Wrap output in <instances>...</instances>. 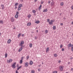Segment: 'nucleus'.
Segmentation results:
<instances>
[{
	"label": "nucleus",
	"instance_id": "obj_1",
	"mask_svg": "<svg viewBox=\"0 0 73 73\" xmlns=\"http://www.w3.org/2000/svg\"><path fill=\"white\" fill-rule=\"evenodd\" d=\"M24 44V42L23 41V40H22L21 42V43L19 44V46H23V45Z\"/></svg>",
	"mask_w": 73,
	"mask_h": 73
},
{
	"label": "nucleus",
	"instance_id": "obj_2",
	"mask_svg": "<svg viewBox=\"0 0 73 73\" xmlns=\"http://www.w3.org/2000/svg\"><path fill=\"white\" fill-rule=\"evenodd\" d=\"M16 62H15L12 65V66L13 68V69H15V68H16V66H15V65L16 64Z\"/></svg>",
	"mask_w": 73,
	"mask_h": 73
},
{
	"label": "nucleus",
	"instance_id": "obj_3",
	"mask_svg": "<svg viewBox=\"0 0 73 73\" xmlns=\"http://www.w3.org/2000/svg\"><path fill=\"white\" fill-rule=\"evenodd\" d=\"M29 65V63L28 62H26L25 63V66L27 67Z\"/></svg>",
	"mask_w": 73,
	"mask_h": 73
},
{
	"label": "nucleus",
	"instance_id": "obj_4",
	"mask_svg": "<svg viewBox=\"0 0 73 73\" xmlns=\"http://www.w3.org/2000/svg\"><path fill=\"white\" fill-rule=\"evenodd\" d=\"M59 69L60 70H61V71H62L63 70V69H64L63 67L61 66H60L59 67Z\"/></svg>",
	"mask_w": 73,
	"mask_h": 73
},
{
	"label": "nucleus",
	"instance_id": "obj_5",
	"mask_svg": "<svg viewBox=\"0 0 73 73\" xmlns=\"http://www.w3.org/2000/svg\"><path fill=\"white\" fill-rule=\"evenodd\" d=\"M7 62L8 63H10V62H12V59H10L9 60H7Z\"/></svg>",
	"mask_w": 73,
	"mask_h": 73
},
{
	"label": "nucleus",
	"instance_id": "obj_6",
	"mask_svg": "<svg viewBox=\"0 0 73 73\" xmlns=\"http://www.w3.org/2000/svg\"><path fill=\"white\" fill-rule=\"evenodd\" d=\"M11 19L12 22H14V21H15V19L13 17H11Z\"/></svg>",
	"mask_w": 73,
	"mask_h": 73
},
{
	"label": "nucleus",
	"instance_id": "obj_7",
	"mask_svg": "<svg viewBox=\"0 0 73 73\" xmlns=\"http://www.w3.org/2000/svg\"><path fill=\"white\" fill-rule=\"evenodd\" d=\"M50 22H49V24H50V25H52V24H53V22H54V21L53 20H51L50 21Z\"/></svg>",
	"mask_w": 73,
	"mask_h": 73
},
{
	"label": "nucleus",
	"instance_id": "obj_8",
	"mask_svg": "<svg viewBox=\"0 0 73 73\" xmlns=\"http://www.w3.org/2000/svg\"><path fill=\"white\" fill-rule=\"evenodd\" d=\"M21 47L18 50L19 52H21V50H23V46H21Z\"/></svg>",
	"mask_w": 73,
	"mask_h": 73
},
{
	"label": "nucleus",
	"instance_id": "obj_9",
	"mask_svg": "<svg viewBox=\"0 0 73 73\" xmlns=\"http://www.w3.org/2000/svg\"><path fill=\"white\" fill-rule=\"evenodd\" d=\"M11 41V39H9L7 41V44H10Z\"/></svg>",
	"mask_w": 73,
	"mask_h": 73
},
{
	"label": "nucleus",
	"instance_id": "obj_10",
	"mask_svg": "<svg viewBox=\"0 0 73 73\" xmlns=\"http://www.w3.org/2000/svg\"><path fill=\"white\" fill-rule=\"evenodd\" d=\"M71 46H72V44H71V43L69 44H68V48L69 47H71Z\"/></svg>",
	"mask_w": 73,
	"mask_h": 73
},
{
	"label": "nucleus",
	"instance_id": "obj_11",
	"mask_svg": "<svg viewBox=\"0 0 73 73\" xmlns=\"http://www.w3.org/2000/svg\"><path fill=\"white\" fill-rule=\"evenodd\" d=\"M49 50V47H47L46 49V53H48V51Z\"/></svg>",
	"mask_w": 73,
	"mask_h": 73
},
{
	"label": "nucleus",
	"instance_id": "obj_12",
	"mask_svg": "<svg viewBox=\"0 0 73 73\" xmlns=\"http://www.w3.org/2000/svg\"><path fill=\"white\" fill-rule=\"evenodd\" d=\"M41 7H42V5H40L38 8L39 11H40V10H41Z\"/></svg>",
	"mask_w": 73,
	"mask_h": 73
},
{
	"label": "nucleus",
	"instance_id": "obj_13",
	"mask_svg": "<svg viewBox=\"0 0 73 73\" xmlns=\"http://www.w3.org/2000/svg\"><path fill=\"white\" fill-rule=\"evenodd\" d=\"M1 7H2V9H4V5H1Z\"/></svg>",
	"mask_w": 73,
	"mask_h": 73
},
{
	"label": "nucleus",
	"instance_id": "obj_14",
	"mask_svg": "<svg viewBox=\"0 0 73 73\" xmlns=\"http://www.w3.org/2000/svg\"><path fill=\"white\" fill-rule=\"evenodd\" d=\"M48 11V10L47 9H45L43 11V12H47Z\"/></svg>",
	"mask_w": 73,
	"mask_h": 73
},
{
	"label": "nucleus",
	"instance_id": "obj_15",
	"mask_svg": "<svg viewBox=\"0 0 73 73\" xmlns=\"http://www.w3.org/2000/svg\"><path fill=\"white\" fill-rule=\"evenodd\" d=\"M21 35V33L19 34L18 35V38H20Z\"/></svg>",
	"mask_w": 73,
	"mask_h": 73
},
{
	"label": "nucleus",
	"instance_id": "obj_16",
	"mask_svg": "<svg viewBox=\"0 0 73 73\" xmlns=\"http://www.w3.org/2000/svg\"><path fill=\"white\" fill-rule=\"evenodd\" d=\"M31 25V23H28L27 24V26H30Z\"/></svg>",
	"mask_w": 73,
	"mask_h": 73
},
{
	"label": "nucleus",
	"instance_id": "obj_17",
	"mask_svg": "<svg viewBox=\"0 0 73 73\" xmlns=\"http://www.w3.org/2000/svg\"><path fill=\"white\" fill-rule=\"evenodd\" d=\"M53 29L54 30H55L56 29V26H53Z\"/></svg>",
	"mask_w": 73,
	"mask_h": 73
},
{
	"label": "nucleus",
	"instance_id": "obj_18",
	"mask_svg": "<svg viewBox=\"0 0 73 73\" xmlns=\"http://www.w3.org/2000/svg\"><path fill=\"white\" fill-rule=\"evenodd\" d=\"M54 2L53 1H52V2L51 3V6H53V5H54Z\"/></svg>",
	"mask_w": 73,
	"mask_h": 73
},
{
	"label": "nucleus",
	"instance_id": "obj_19",
	"mask_svg": "<svg viewBox=\"0 0 73 73\" xmlns=\"http://www.w3.org/2000/svg\"><path fill=\"white\" fill-rule=\"evenodd\" d=\"M30 64L31 65L33 64V62L32 61H30Z\"/></svg>",
	"mask_w": 73,
	"mask_h": 73
},
{
	"label": "nucleus",
	"instance_id": "obj_20",
	"mask_svg": "<svg viewBox=\"0 0 73 73\" xmlns=\"http://www.w3.org/2000/svg\"><path fill=\"white\" fill-rule=\"evenodd\" d=\"M40 23V21H37L35 22V23L36 24H39Z\"/></svg>",
	"mask_w": 73,
	"mask_h": 73
},
{
	"label": "nucleus",
	"instance_id": "obj_21",
	"mask_svg": "<svg viewBox=\"0 0 73 73\" xmlns=\"http://www.w3.org/2000/svg\"><path fill=\"white\" fill-rule=\"evenodd\" d=\"M18 15H16V14L15 15V18H16V19H17L18 18Z\"/></svg>",
	"mask_w": 73,
	"mask_h": 73
},
{
	"label": "nucleus",
	"instance_id": "obj_22",
	"mask_svg": "<svg viewBox=\"0 0 73 73\" xmlns=\"http://www.w3.org/2000/svg\"><path fill=\"white\" fill-rule=\"evenodd\" d=\"M21 66L19 68H17V70H19V69H21Z\"/></svg>",
	"mask_w": 73,
	"mask_h": 73
},
{
	"label": "nucleus",
	"instance_id": "obj_23",
	"mask_svg": "<svg viewBox=\"0 0 73 73\" xmlns=\"http://www.w3.org/2000/svg\"><path fill=\"white\" fill-rule=\"evenodd\" d=\"M23 7V4H21L19 5V7L20 8H21V7Z\"/></svg>",
	"mask_w": 73,
	"mask_h": 73
},
{
	"label": "nucleus",
	"instance_id": "obj_24",
	"mask_svg": "<svg viewBox=\"0 0 73 73\" xmlns=\"http://www.w3.org/2000/svg\"><path fill=\"white\" fill-rule=\"evenodd\" d=\"M0 23L3 24L4 23V21H3L1 20L0 22Z\"/></svg>",
	"mask_w": 73,
	"mask_h": 73
},
{
	"label": "nucleus",
	"instance_id": "obj_25",
	"mask_svg": "<svg viewBox=\"0 0 73 73\" xmlns=\"http://www.w3.org/2000/svg\"><path fill=\"white\" fill-rule=\"evenodd\" d=\"M19 5V3H16L15 4V7H16V6H17V5Z\"/></svg>",
	"mask_w": 73,
	"mask_h": 73
},
{
	"label": "nucleus",
	"instance_id": "obj_26",
	"mask_svg": "<svg viewBox=\"0 0 73 73\" xmlns=\"http://www.w3.org/2000/svg\"><path fill=\"white\" fill-rule=\"evenodd\" d=\"M54 57H57V54H54Z\"/></svg>",
	"mask_w": 73,
	"mask_h": 73
},
{
	"label": "nucleus",
	"instance_id": "obj_27",
	"mask_svg": "<svg viewBox=\"0 0 73 73\" xmlns=\"http://www.w3.org/2000/svg\"><path fill=\"white\" fill-rule=\"evenodd\" d=\"M32 44L31 43L29 45V46L30 48H32Z\"/></svg>",
	"mask_w": 73,
	"mask_h": 73
},
{
	"label": "nucleus",
	"instance_id": "obj_28",
	"mask_svg": "<svg viewBox=\"0 0 73 73\" xmlns=\"http://www.w3.org/2000/svg\"><path fill=\"white\" fill-rule=\"evenodd\" d=\"M5 58H7V56H8V55L7 54V53H6L5 54Z\"/></svg>",
	"mask_w": 73,
	"mask_h": 73
},
{
	"label": "nucleus",
	"instance_id": "obj_29",
	"mask_svg": "<svg viewBox=\"0 0 73 73\" xmlns=\"http://www.w3.org/2000/svg\"><path fill=\"white\" fill-rule=\"evenodd\" d=\"M19 62L20 64H22L23 63V60H20Z\"/></svg>",
	"mask_w": 73,
	"mask_h": 73
},
{
	"label": "nucleus",
	"instance_id": "obj_30",
	"mask_svg": "<svg viewBox=\"0 0 73 73\" xmlns=\"http://www.w3.org/2000/svg\"><path fill=\"white\" fill-rule=\"evenodd\" d=\"M31 17V15L30 14V15H28V18H30V17Z\"/></svg>",
	"mask_w": 73,
	"mask_h": 73
},
{
	"label": "nucleus",
	"instance_id": "obj_31",
	"mask_svg": "<svg viewBox=\"0 0 73 73\" xmlns=\"http://www.w3.org/2000/svg\"><path fill=\"white\" fill-rule=\"evenodd\" d=\"M45 33H48V30H46L45 31Z\"/></svg>",
	"mask_w": 73,
	"mask_h": 73
},
{
	"label": "nucleus",
	"instance_id": "obj_32",
	"mask_svg": "<svg viewBox=\"0 0 73 73\" xmlns=\"http://www.w3.org/2000/svg\"><path fill=\"white\" fill-rule=\"evenodd\" d=\"M18 11H20V10H21V7H18Z\"/></svg>",
	"mask_w": 73,
	"mask_h": 73
},
{
	"label": "nucleus",
	"instance_id": "obj_33",
	"mask_svg": "<svg viewBox=\"0 0 73 73\" xmlns=\"http://www.w3.org/2000/svg\"><path fill=\"white\" fill-rule=\"evenodd\" d=\"M33 13H36V11L35 10H33Z\"/></svg>",
	"mask_w": 73,
	"mask_h": 73
},
{
	"label": "nucleus",
	"instance_id": "obj_34",
	"mask_svg": "<svg viewBox=\"0 0 73 73\" xmlns=\"http://www.w3.org/2000/svg\"><path fill=\"white\" fill-rule=\"evenodd\" d=\"M60 5H62V6L63 5H64V3H63V2H62L60 3Z\"/></svg>",
	"mask_w": 73,
	"mask_h": 73
},
{
	"label": "nucleus",
	"instance_id": "obj_35",
	"mask_svg": "<svg viewBox=\"0 0 73 73\" xmlns=\"http://www.w3.org/2000/svg\"><path fill=\"white\" fill-rule=\"evenodd\" d=\"M19 14V12H17L16 13V15H18Z\"/></svg>",
	"mask_w": 73,
	"mask_h": 73
},
{
	"label": "nucleus",
	"instance_id": "obj_36",
	"mask_svg": "<svg viewBox=\"0 0 73 73\" xmlns=\"http://www.w3.org/2000/svg\"><path fill=\"white\" fill-rule=\"evenodd\" d=\"M53 73H57V71H54L53 72Z\"/></svg>",
	"mask_w": 73,
	"mask_h": 73
},
{
	"label": "nucleus",
	"instance_id": "obj_37",
	"mask_svg": "<svg viewBox=\"0 0 73 73\" xmlns=\"http://www.w3.org/2000/svg\"><path fill=\"white\" fill-rule=\"evenodd\" d=\"M24 56H23L21 58V60H23L24 59Z\"/></svg>",
	"mask_w": 73,
	"mask_h": 73
},
{
	"label": "nucleus",
	"instance_id": "obj_38",
	"mask_svg": "<svg viewBox=\"0 0 73 73\" xmlns=\"http://www.w3.org/2000/svg\"><path fill=\"white\" fill-rule=\"evenodd\" d=\"M60 48H62V44L60 45Z\"/></svg>",
	"mask_w": 73,
	"mask_h": 73
},
{
	"label": "nucleus",
	"instance_id": "obj_39",
	"mask_svg": "<svg viewBox=\"0 0 73 73\" xmlns=\"http://www.w3.org/2000/svg\"><path fill=\"white\" fill-rule=\"evenodd\" d=\"M50 21V20H49V19H47V21L48 22V23H49V22H49Z\"/></svg>",
	"mask_w": 73,
	"mask_h": 73
},
{
	"label": "nucleus",
	"instance_id": "obj_40",
	"mask_svg": "<svg viewBox=\"0 0 73 73\" xmlns=\"http://www.w3.org/2000/svg\"><path fill=\"white\" fill-rule=\"evenodd\" d=\"M38 70L40 72V71H41V69L40 68H38Z\"/></svg>",
	"mask_w": 73,
	"mask_h": 73
},
{
	"label": "nucleus",
	"instance_id": "obj_41",
	"mask_svg": "<svg viewBox=\"0 0 73 73\" xmlns=\"http://www.w3.org/2000/svg\"><path fill=\"white\" fill-rule=\"evenodd\" d=\"M29 59V56H27V60H28Z\"/></svg>",
	"mask_w": 73,
	"mask_h": 73
},
{
	"label": "nucleus",
	"instance_id": "obj_42",
	"mask_svg": "<svg viewBox=\"0 0 73 73\" xmlns=\"http://www.w3.org/2000/svg\"><path fill=\"white\" fill-rule=\"evenodd\" d=\"M62 51H64V48H62Z\"/></svg>",
	"mask_w": 73,
	"mask_h": 73
},
{
	"label": "nucleus",
	"instance_id": "obj_43",
	"mask_svg": "<svg viewBox=\"0 0 73 73\" xmlns=\"http://www.w3.org/2000/svg\"><path fill=\"white\" fill-rule=\"evenodd\" d=\"M16 73H19V72L17 71V70H16L15 71Z\"/></svg>",
	"mask_w": 73,
	"mask_h": 73
},
{
	"label": "nucleus",
	"instance_id": "obj_44",
	"mask_svg": "<svg viewBox=\"0 0 73 73\" xmlns=\"http://www.w3.org/2000/svg\"><path fill=\"white\" fill-rule=\"evenodd\" d=\"M48 4H50V1H48Z\"/></svg>",
	"mask_w": 73,
	"mask_h": 73
},
{
	"label": "nucleus",
	"instance_id": "obj_45",
	"mask_svg": "<svg viewBox=\"0 0 73 73\" xmlns=\"http://www.w3.org/2000/svg\"><path fill=\"white\" fill-rule=\"evenodd\" d=\"M44 2L43 1H42L41 2V4H42L43 3H44Z\"/></svg>",
	"mask_w": 73,
	"mask_h": 73
},
{
	"label": "nucleus",
	"instance_id": "obj_46",
	"mask_svg": "<svg viewBox=\"0 0 73 73\" xmlns=\"http://www.w3.org/2000/svg\"><path fill=\"white\" fill-rule=\"evenodd\" d=\"M35 39H37V36H35Z\"/></svg>",
	"mask_w": 73,
	"mask_h": 73
},
{
	"label": "nucleus",
	"instance_id": "obj_47",
	"mask_svg": "<svg viewBox=\"0 0 73 73\" xmlns=\"http://www.w3.org/2000/svg\"><path fill=\"white\" fill-rule=\"evenodd\" d=\"M34 72H35V71H34L33 70H32L31 71V73H34Z\"/></svg>",
	"mask_w": 73,
	"mask_h": 73
},
{
	"label": "nucleus",
	"instance_id": "obj_48",
	"mask_svg": "<svg viewBox=\"0 0 73 73\" xmlns=\"http://www.w3.org/2000/svg\"><path fill=\"white\" fill-rule=\"evenodd\" d=\"M63 25V23H60V25L62 26V25Z\"/></svg>",
	"mask_w": 73,
	"mask_h": 73
},
{
	"label": "nucleus",
	"instance_id": "obj_49",
	"mask_svg": "<svg viewBox=\"0 0 73 73\" xmlns=\"http://www.w3.org/2000/svg\"><path fill=\"white\" fill-rule=\"evenodd\" d=\"M61 60H59V61L58 62V63H60V62H61Z\"/></svg>",
	"mask_w": 73,
	"mask_h": 73
},
{
	"label": "nucleus",
	"instance_id": "obj_50",
	"mask_svg": "<svg viewBox=\"0 0 73 73\" xmlns=\"http://www.w3.org/2000/svg\"><path fill=\"white\" fill-rule=\"evenodd\" d=\"M41 66V64H39V65L38 66V67H40V66Z\"/></svg>",
	"mask_w": 73,
	"mask_h": 73
},
{
	"label": "nucleus",
	"instance_id": "obj_51",
	"mask_svg": "<svg viewBox=\"0 0 73 73\" xmlns=\"http://www.w3.org/2000/svg\"><path fill=\"white\" fill-rule=\"evenodd\" d=\"M22 37H23V36H24V34H22Z\"/></svg>",
	"mask_w": 73,
	"mask_h": 73
},
{
	"label": "nucleus",
	"instance_id": "obj_52",
	"mask_svg": "<svg viewBox=\"0 0 73 73\" xmlns=\"http://www.w3.org/2000/svg\"><path fill=\"white\" fill-rule=\"evenodd\" d=\"M71 48H72L71 50L72 51H73V47H71Z\"/></svg>",
	"mask_w": 73,
	"mask_h": 73
},
{
	"label": "nucleus",
	"instance_id": "obj_53",
	"mask_svg": "<svg viewBox=\"0 0 73 73\" xmlns=\"http://www.w3.org/2000/svg\"><path fill=\"white\" fill-rule=\"evenodd\" d=\"M71 8L72 9H73V5H72L71 7Z\"/></svg>",
	"mask_w": 73,
	"mask_h": 73
},
{
	"label": "nucleus",
	"instance_id": "obj_54",
	"mask_svg": "<svg viewBox=\"0 0 73 73\" xmlns=\"http://www.w3.org/2000/svg\"><path fill=\"white\" fill-rule=\"evenodd\" d=\"M71 70L72 71H73V68H71Z\"/></svg>",
	"mask_w": 73,
	"mask_h": 73
},
{
	"label": "nucleus",
	"instance_id": "obj_55",
	"mask_svg": "<svg viewBox=\"0 0 73 73\" xmlns=\"http://www.w3.org/2000/svg\"><path fill=\"white\" fill-rule=\"evenodd\" d=\"M71 48H73V44L72 45Z\"/></svg>",
	"mask_w": 73,
	"mask_h": 73
},
{
	"label": "nucleus",
	"instance_id": "obj_56",
	"mask_svg": "<svg viewBox=\"0 0 73 73\" xmlns=\"http://www.w3.org/2000/svg\"><path fill=\"white\" fill-rule=\"evenodd\" d=\"M63 19L64 20H66V18H65V17H64Z\"/></svg>",
	"mask_w": 73,
	"mask_h": 73
},
{
	"label": "nucleus",
	"instance_id": "obj_57",
	"mask_svg": "<svg viewBox=\"0 0 73 73\" xmlns=\"http://www.w3.org/2000/svg\"><path fill=\"white\" fill-rule=\"evenodd\" d=\"M70 60H72V59H73V58H72V57H71L70 58Z\"/></svg>",
	"mask_w": 73,
	"mask_h": 73
},
{
	"label": "nucleus",
	"instance_id": "obj_58",
	"mask_svg": "<svg viewBox=\"0 0 73 73\" xmlns=\"http://www.w3.org/2000/svg\"><path fill=\"white\" fill-rule=\"evenodd\" d=\"M37 1V0H35V2H36V1Z\"/></svg>",
	"mask_w": 73,
	"mask_h": 73
},
{
	"label": "nucleus",
	"instance_id": "obj_59",
	"mask_svg": "<svg viewBox=\"0 0 73 73\" xmlns=\"http://www.w3.org/2000/svg\"><path fill=\"white\" fill-rule=\"evenodd\" d=\"M20 1H22V2H23V0H20Z\"/></svg>",
	"mask_w": 73,
	"mask_h": 73
},
{
	"label": "nucleus",
	"instance_id": "obj_60",
	"mask_svg": "<svg viewBox=\"0 0 73 73\" xmlns=\"http://www.w3.org/2000/svg\"><path fill=\"white\" fill-rule=\"evenodd\" d=\"M13 29H16V28L14 27L13 28Z\"/></svg>",
	"mask_w": 73,
	"mask_h": 73
},
{
	"label": "nucleus",
	"instance_id": "obj_61",
	"mask_svg": "<svg viewBox=\"0 0 73 73\" xmlns=\"http://www.w3.org/2000/svg\"><path fill=\"white\" fill-rule=\"evenodd\" d=\"M19 66V64H17V67Z\"/></svg>",
	"mask_w": 73,
	"mask_h": 73
},
{
	"label": "nucleus",
	"instance_id": "obj_62",
	"mask_svg": "<svg viewBox=\"0 0 73 73\" xmlns=\"http://www.w3.org/2000/svg\"><path fill=\"white\" fill-rule=\"evenodd\" d=\"M38 30H37V31H36V32L37 33H38Z\"/></svg>",
	"mask_w": 73,
	"mask_h": 73
},
{
	"label": "nucleus",
	"instance_id": "obj_63",
	"mask_svg": "<svg viewBox=\"0 0 73 73\" xmlns=\"http://www.w3.org/2000/svg\"><path fill=\"white\" fill-rule=\"evenodd\" d=\"M72 24H73V22H72Z\"/></svg>",
	"mask_w": 73,
	"mask_h": 73
},
{
	"label": "nucleus",
	"instance_id": "obj_64",
	"mask_svg": "<svg viewBox=\"0 0 73 73\" xmlns=\"http://www.w3.org/2000/svg\"><path fill=\"white\" fill-rule=\"evenodd\" d=\"M68 64H70V62H69L68 63Z\"/></svg>",
	"mask_w": 73,
	"mask_h": 73
}]
</instances>
